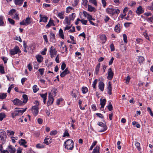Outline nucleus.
Listing matches in <instances>:
<instances>
[{
    "mask_svg": "<svg viewBox=\"0 0 153 153\" xmlns=\"http://www.w3.org/2000/svg\"><path fill=\"white\" fill-rule=\"evenodd\" d=\"M74 143L71 139H68L64 143L65 148L68 149L72 150L74 148Z\"/></svg>",
    "mask_w": 153,
    "mask_h": 153,
    "instance_id": "f257e3e1",
    "label": "nucleus"
},
{
    "mask_svg": "<svg viewBox=\"0 0 153 153\" xmlns=\"http://www.w3.org/2000/svg\"><path fill=\"white\" fill-rule=\"evenodd\" d=\"M106 11L108 13L112 15H114L115 14L118 15L120 12L119 10L114 9L112 7H111L110 6L109 7L106 9Z\"/></svg>",
    "mask_w": 153,
    "mask_h": 153,
    "instance_id": "f03ea898",
    "label": "nucleus"
},
{
    "mask_svg": "<svg viewBox=\"0 0 153 153\" xmlns=\"http://www.w3.org/2000/svg\"><path fill=\"white\" fill-rule=\"evenodd\" d=\"M7 137L5 131L3 130H0V140L2 144L5 143Z\"/></svg>",
    "mask_w": 153,
    "mask_h": 153,
    "instance_id": "7ed1b4c3",
    "label": "nucleus"
},
{
    "mask_svg": "<svg viewBox=\"0 0 153 153\" xmlns=\"http://www.w3.org/2000/svg\"><path fill=\"white\" fill-rule=\"evenodd\" d=\"M21 52V51L19 49V47L17 46H16L14 48L10 50V53L11 55H13Z\"/></svg>",
    "mask_w": 153,
    "mask_h": 153,
    "instance_id": "20e7f679",
    "label": "nucleus"
},
{
    "mask_svg": "<svg viewBox=\"0 0 153 153\" xmlns=\"http://www.w3.org/2000/svg\"><path fill=\"white\" fill-rule=\"evenodd\" d=\"M30 23V18L29 17H28L25 20H23L22 22H20V24L21 25L27 26L29 25Z\"/></svg>",
    "mask_w": 153,
    "mask_h": 153,
    "instance_id": "39448f33",
    "label": "nucleus"
},
{
    "mask_svg": "<svg viewBox=\"0 0 153 153\" xmlns=\"http://www.w3.org/2000/svg\"><path fill=\"white\" fill-rule=\"evenodd\" d=\"M12 102L13 104L16 105L20 106L24 105L22 102L17 98L15 99L14 100H12Z\"/></svg>",
    "mask_w": 153,
    "mask_h": 153,
    "instance_id": "423d86ee",
    "label": "nucleus"
},
{
    "mask_svg": "<svg viewBox=\"0 0 153 153\" xmlns=\"http://www.w3.org/2000/svg\"><path fill=\"white\" fill-rule=\"evenodd\" d=\"M114 75V73L112 71L111 68L108 69V76H107V78L109 80L112 79Z\"/></svg>",
    "mask_w": 153,
    "mask_h": 153,
    "instance_id": "0eeeda50",
    "label": "nucleus"
},
{
    "mask_svg": "<svg viewBox=\"0 0 153 153\" xmlns=\"http://www.w3.org/2000/svg\"><path fill=\"white\" fill-rule=\"evenodd\" d=\"M53 48V47L52 46L50 49L49 52L51 56V57L52 58L54 57L53 55H56L57 52L55 49Z\"/></svg>",
    "mask_w": 153,
    "mask_h": 153,
    "instance_id": "6e6552de",
    "label": "nucleus"
},
{
    "mask_svg": "<svg viewBox=\"0 0 153 153\" xmlns=\"http://www.w3.org/2000/svg\"><path fill=\"white\" fill-rule=\"evenodd\" d=\"M54 100V99L51 93L49 94L48 100V105L49 106L52 104Z\"/></svg>",
    "mask_w": 153,
    "mask_h": 153,
    "instance_id": "1a4fd4ad",
    "label": "nucleus"
},
{
    "mask_svg": "<svg viewBox=\"0 0 153 153\" xmlns=\"http://www.w3.org/2000/svg\"><path fill=\"white\" fill-rule=\"evenodd\" d=\"M7 149L10 153H15L16 152L15 148L11 145H9L7 148Z\"/></svg>",
    "mask_w": 153,
    "mask_h": 153,
    "instance_id": "9d476101",
    "label": "nucleus"
},
{
    "mask_svg": "<svg viewBox=\"0 0 153 153\" xmlns=\"http://www.w3.org/2000/svg\"><path fill=\"white\" fill-rule=\"evenodd\" d=\"M97 125L100 126H102L103 127V129L101 130L100 132H102L105 131L107 129V127L106 125L102 122H98L97 123Z\"/></svg>",
    "mask_w": 153,
    "mask_h": 153,
    "instance_id": "9b49d317",
    "label": "nucleus"
},
{
    "mask_svg": "<svg viewBox=\"0 0 153 153\" xmlns=\"http://www.w3.org/2000/svg\"><path fill=\"white\" fill-rule=\"evenodd\" d=\"M40 19L39 20L40 22H47L48 18L46 16H42V15L41 14L40 15Z\"/></svg>",
    "mask_w": 153,
    "mask_h": 153,
    "instance_id": "f8f14e48",
    "label": "nucleus"
},
{
    "mask_svg": "<svg viewBox=\"0 0 153 153\" xmlns=\"http://www.w3.org/2000/svg\"><path fill=\"white\" fill-rule=\"evenodd\" d=\"M69 73V71L68 70V68H67L60 74V76L61 77H64L65 75Z\"/></svg>",
    "mask_w": 153,
    "mask_h": 153,
    "instance_id": "ddd939ff",
    "label": "nucleus"
},
{
    "mask_svg": "<svg viewBox=\"0 0 153 153\" xmlns=\"http://www.w3.org/2000/svg\"><path fill=\"white\" fill-rule=\"evenodd\" d=\"M106 100V99H101L100 100V105H101L100 108H103L104 107L105 105V104Z\"/></svg>",
    "mask_w": 153,
    "mask_h": 153,
    "instance_id": "4468645a",
    "label": "nucleus"
},
{
    "mask_svg": "<svg viewBox=\"0 0 153 153\" xmlns=\"http://www.w3.org/2000/svg\"><path fill=\"white\" fill-rule=\"evenodd\" d=\"M36 57L38 62L39 63L41 62L43 60V57L42 56L40 55H36Z\"/></svg>",
    "mask_w": 153,
    "mask_h": 153,
    "instance_id": "2eb2a0df",
    "label": "nucleus"
},
{
    "mask_svg": "<svg viewBox=\"0 0 153 153\" xmlns=\"http://www.w3.org/2000/svg\"><path fill=\"white\" fill-rule=\"evenodd\" d=\"M98 87L100 90L101 91H103L104 90V84L103 82H100L99 84Z\"/></svg>",
    "mask_w": 153,
    "mask_h": 153,
    "instance_id": "dca6fc26",
    "label": "nucleus"
},
{
    "mask_svg": "<svg viewBox=\"0 0 153 153\" xmlns=\"http://www.w3.org/2000/svg\"><path fill=\"white\" fill-rule=\"evenodd\" d=\"M144 12V10L142 9V7L140 6L137 9L136 13L138 14H140L143 13Z\"/></svg>",
    "mask_w": 153,
    "mask_h": 153,
    "instance_id": "f3484780",
    "label": "nucleus"
},
{
    "mask_svg": "<svg viewBox=\"0 0 153 153\" xmlns=\"http://www.w3.org/2000/svg\"><path fill=\"white\" fill-rule=\"evenodd\" d=\"M47 94V93H46L45 94H40V95L41 97L43 99V102L45 104L46 103V100Z\"/></svg>",
    "mask_w": 153,
    "mask_h": 153,
    "instance_id": "a211bd4d",
    "label": "nucleus"
},
{
    "mask_svg": "<svg viewBox=\"0 0 153 153\" xmlns=\"http://www.w3.org/2000/svg\"><path fill=\"white\" fill-rule=\"evenodd\" d=\"M22 97L23 98V100L22 101L23 104L26 103L28 100L27 95L26 94H23L22 95Z\"/></svg>",
    "mask_w": 153,
    "mask_h": 153,
    "instance_id": "6ab92c4d",
    "label": "nucleus"
},
{
    "mask_svg": "<svg viewBox=\"0 0 153 153\" xmlns=\"http://www.w3.org/2000/svg\"><path fill=\"white\" fill-rule=\"evenodd\" d=\"M78 92L77 90H73L71 92V95L73 97L76 98L77 95L78 94Z\"/></svg>",
    "mask_w": 153,
    "mask_h": 153,
    "instance_id": "aec40b11",
    "label": "nucleus"
},
{
    "mask_svg": "<svg viewBox=\"0 0 153 153\" xmlns=\"http://www.w3.org/2000/svg\"><path fill=\"white\" fill-rule=\"evenodd\" d=\"M88 11L90 12H95L96 11V9L94 7H92L90 5H88Z\"/></svg>",
    "mask_w": 153,
    "mask_h": 153,
    "instance_id": "412c9836",
    "label": "nucleus"
},
{
    "mask_svg": "<svg viewBox=\"0 0 153 153\" xmlns=\"http://www.w3.org/2000/svg\"><path fill=\"white\" fill-rule=\"evenodd\" d=\"M24 0H15V3L16 5L20 6L22 4Z\"/></svg>",
    "mask_w": 153,
    "mask_h": 153,
    "instance_id": "4be33fe9",
    "label": "nucleus"
},
{
    "mask_svg": "<svg viewBox=\"0 0 153 153\" xmlns=\"http://www.w3.org/2000/svg\"><path fill=\"white\" fill-rule=\"evenodd\" d=\"M64 12H62L59 13L58 14L57 16L59 18L61 19H63L64 18Z\"/></svg>",
    "mask_w": 153,
    "mask_h": 153,
    "instance_id": "5701e85b",
    "label": "nucleus"
},
{
    "mask_svg": "<svg viewBox=\"0 0 153 153\" xmlns=\"http://www.w3.org/2000/svg\"><path fill=\"white\" fill-rule=\"evenodd\" d=\"M120 25L119 24H118L116 25L115 27L114 30L118 33L120 32Z\"/></svg>",
    "mask_w": 153,
    "mask_h": 153,
    "instance_id": "b1692460",
    "label": "nucleus"
},
{
    "mask_svg": "<svg viewBox=\"0 0 153 153\" xmlns=\"http://www.w3.org/2000/svg\"><path fill=\"white\" fill-rule=\"evenodd\" d=\"M19 143L21 145L23 146L24 144H26L27 143V142L25 140L21 139L19 140Z\"/></svg>",
    "mask_w": 153,
    "mask_h": 153,
    "instance_id": "393cba45",
    "label": "nucleus"
},
{
    "mask_svg": "<svg viewBox=\"0 0 153 153\" xmlns=\"http://www.w3.org/2000/svg\"><path fill=\"white\" fill-rule=\"evenodd\" d=\"M63 31L62 29H60L59 31V36L63 39H64V35L63 33Z\"/></svg>",
    "mask_w": 153,
    "mask_h": 153,
    "instance_id": "a878e982",
    "label": "nucleus"
},
{
    "mask_svg": "<svg viewBox=\"0 0 153 153\" xmlns=\"http://www.w3.org/2000/svg\"><path fill=\"white\" fill-rule=\"evenodd\" d=\"M100 63H99L96 66L95 73L96 74V75H97L98 74V72L99 70V69L100 68Z\"/></svg>",
    "mask_w": 153,
    "mask_h": 153,
    "instance_id": "bb28decb",
    "label": "nucleus"
},
{
    "mask_svg": "<svg viewBox=\"0 0 153 153\" xmlns=\"http://www.w3.org/2000/svg\"><path fill=\"white\" fill-rule=\"evenodd\" d=\"M99 147L97 146L94 149L92 153H99Z\"/></svg>",
    "mask_w": 153,
    "mask_h": 153,
    "instance_id": "cd10ccee",
    "label": "nucleus"
},
{
    "mask_svg": "<svg viewBox=\"0 0 153 153\" xmlns=\"http://www.w3.org/2000/svg\"><path fill=\"white\" fill-rule=\"evenodd\" d=\"M144 58L143 57L141 56H139L138 57L137 61L139 62L140 63H142L143 61L144 60Z\"/></svg>",
    "mask_w": 153,
    "mask_h": 153,
    "instance_id": "c85d7f7f",
    "label": "nucleus"
},
{
    "mask_svg": "<svg viewBox=\"0 0 153 153\" xmlns=\"http://www.w3.org/2000/svg\"><path fill=\"white\" fill-rule=\"evenodd\" d=\"M27 109V108H25V109L22 108V109H23L22 110H17L19 115H22L23 114V113L26 111V110Z\"/></svg>",
    "mask_w": 153,
    "mask_h": 153,
    "instance_id": "c756f323",
    "label": "nucleus"
},
{
    "mask_svg": "<svg viewBox=\"0 0 153 153\" xmlns=\"http://www.w3.org/2000/svg\"><path fill=\"white\" fill-rule=\"evenodd\" d=\"M50 39L51 41H53L54 40H55V34L51 32L50 33Z\"/></svg>",
    "mask_w": 153,
    "mask_h": 153,
    "instance_id": "7c9ffc66",
    "label": "nucleus"
},
{
    "mask_svg": "<svg viewBox=\"0 0 153 153\" xmlns=\"http://www.w3.org/2000/svg\"><path fill=\"white\" fill-rule=\"evenodd\" d=\"M71 21L70 19H69L68 18V17H65L64 21L66 22V24H67L68 25H70L71 24Z\"/></svg>",
    "mask_w": 153,
    "mask_h": 153,
    "instance_id": "2f4dec72",
    "label": "nucleus"
},
{
    "mask_svg": "<svg viewBox=\"0 0 153 153\" xmlns=\"http://www.w3.org/2000/svg\"><path fill=\"white\" fill-rule=\"evenodd\" d=\"M37 87L36 85H34L33 87V91L35 93L36 92L39 90V88H37Z\"/></svg>",
    "mask_w": 153,
    "mask_h": 153,
    "instance_id": "473e14b6",
    "label": "nucleus"
},
{
    "mask_svg": "<svg viewBox=\"0 0 153 153\" xmlns=\"http://www.w3.org/2000/svg\"><path fill=\"white\" fill-rule=\"evenodd\" d=\"M6 93H0V99H3L6 98L7 96Z\"/></svg>",
    "mask_w": 153,
    "mask_h": 153,
    "instance_id": "72a5a7b5",
    "label": "nucleus"
},
{
    "mask_svg": "<svg viewBox=\"0 0 153 153\" xmlns=\"http://www.w3.org/2000/svg\"><path fill=\"white\" fill-rule=\"evenodd\" d=\"M6 115L4 113H0V121H2L3 118L5 117Z\"/></svg>",
    "mask_w": 153,
    "mask_h": 153,
    "instance_id": "f704fd0d",
    "label": "nucleus"
},
{
    "mask_svg": "<svg viewBox=\"0 0 153 153\" xmlns=\"http://www.w3.org/2000/svg\"><path fill=\"white\" fill-rule=\"evenodd\" d=\"M66 136H69V134L68 132V131L67 129H65L63 137H65Z\"/></svg>",
    "mask_w": 153,
    "mask_h": 153,
    "instance_id": "c9c22d12",
    "label": "nucleus"
},
{
    "mask_svg": "<svg viewBox=\"0 0 153 153\" xmlns=\"http://www.w3.org/2000/svg\"><path fill=\"white\" fill-rule=\"evenodd\" d=\"M75 14L74 13H72L71 15H70L69 16V19L71 20H74L75 17Z\"/></svg>",
    "mask_w": 153,
    "mask_h": 153,
    "instance_id": "e433bc0d",
    "label": "nucleus"
},
{
    "mask_svg": "<svg viewBox=\"0 0 153 153\" xmlns=\"http://www.w3.org/2000/svg\"><path fill=\"white\" fill-rule=\"evenodd\" d=\"M107 107L109 111H111L113 110L112 105L111 102L109 103V105Z\"/></svg>",
    "mask_w": 153,
    "mask_h": 153,
    "instance_id": "4c0bfd02",
    "label": "nucleus"
},
{
    "mask_svg": "<svg viewBox=\"0 0 153 153\" xmlns=\"http://www.w3.org/2000/svg\"><path fill=\"white\" fill-rule=\"evenodd\" d=\"M88 91V89L87 87H83L82 88V91L83 93L85 94Z\"/></svg>",
    "mask_w": 153,
    "mask_h": 153,
    "instance_id": "58836bf2",
    "label": "nucleus"
},
{
    "mask_svg": "<svg viewBox=\"0 0 153 153\" xmlns=\"http://www.w3.org/2000/svg\"><path fill=\"white\" fill-rule=\"evenodd\" d=\"M0 72L2 74L4 73V67L1 65H0Z\"/></svg>",
    "mask_w": 153,
    "mask_h": 153,
    "instance_id": "ea45409f",
    "label": "nucleus"
},
{
    "mask_svg": "<svg viewBox=\"0 0 153 153\" xmlns=\"http://www.w3.org/2000/svg\"><path fill=\"white\" fill-rule=\"evenodd\" d=\"M130 79V77L129 76H128L127 77H125V82L126 84H128L129 82Z\"/></svg>",
    "mask_w": 153,
    "mask_h": 153,
    "instance_id": "a19ab883",
    "label": "nucleus"
},
{
    "mask_svg": "<svg viewBox=\"0 0 153 153\" xmlns=\"http://www.w3.org/2000/svg\"><path fill=\"white\" fill-rule=\"evenodd\" d=\"M18 115H19L17 110H16L14 112L12 113V117L13 118Z\"/></svg>",
    "mask_w": 153,
    "mask_h": 153,
    "instance_id": "79ce46f5",
    "label": "nucleus"
},
{
    "mask_svg": "<svg viewBox=\"0 0 153 153\" xmlns=\"http://www.w3.org/2000/svg\"><path fill=\"white\" fill-rule=\"evenodd\" d=\"M135 146H136L137 149L138 151H140V150L141 148L140 147V144L139 143H136L135 144Z\"/></svg>",
    "mask_w": 153,
    "mask_h": 153,
    "instance_id": "37998d69",
    "label": "nucleus"
},
{
    "mask_svg": "<svg viewBox=\"0 0 153 153\" xmlns=\"http://www.w3.org/2000/svg\"><path fill=\"white\" fill-rule=\"evenodd\" d=\"M3 20V16H0V26L3 25L4 24V22Z\"/></svg>",
    "mask_w": 153,
    "mask_h": 153,
    "instance_id": "c03bdc74",
    "label": "nucleus"
},
{
    "mask_svg": "<svg viewBox=\"0 0 153 153\" xmlns=\"http://www.w3.org/2000/svg\"><path fill=\"white\" fill-rule=\"evenodd\" d=\"M8 21L12 25H14L15 24V21L13 19L8 18Z\"/></svg>",
    "mask_w": 153,
    "mask_h": 153,
    "instance_id": "a18cd8bd",
    "label": "nucleus"
},
{
    "mask_svg": "<svg viewBox=\"0 0 153 153\" xmlns=\"http://www.w3.org/2000/svg\"><path fill=\"white\" fill-rule=\"evenodd\" d=\"M14 87V85L12 84L8 88V90L7 91V92L8 93H10V91L12 88H13Z\"/></svg>",
    "mask_w": 153,
    "mask_h": 153,
    "instance_id": "49530a36",
    "label": "nucleus"
},
{
    "mask_svg": "<svg viewBox=\"0 0 153 153\" xmlns=\"http://www.w3.org/2000/svg\"><path fill=\"white\" fill-rule=\"evenodd\" d=\"M16 12V10L14 9H12L10 10L9 12V14L10 15H12L13 14Z\"/></svg>",
    "mask_w": 153,
    "mask_h": 153,
    "instance_id": "de8ad7c7",
    "label": "nucleus"
},
{
    "mask_svg": "<svg viewBox=\"0 0 153 153\" xmlns=\"http://www.w3.org/2000/svg\"><path fill=\"white\" fill-rule=\"evenodd\" d=\"M97 79H95L93 82L92 86L93 88H96V86L97 82Z\"/></svg>",
    "mask_w": 153,
    "mask_h": 153,
    "instance_id": "09e8293b",
    "label": "nucleus"
},
{
    "mask_svg": "<svg viewBox=\"0 0 153 153\" xmlns=\"http://www.w3.org/2000/svg\"><path fill=\"white\" fill-rule=\"evenodd\" d=\"M73 9V7H68L67 8L66 12L67 13H68L71 10Z\"/></svg>",
    "mask_w": 153,
    "mask_h": 153,
    "instance_id": "8fccbe9b",
    "label": "nucleus"
},
{
    "mask_svg": "<svg viewBox=\"0 0 153 153\" xmlns=\"http://www.w3.org/2000/svg\"><path fill=\"white\" fill-rule=\"evenodd\" d=\"M123 37L124 42L126 43H127V40L126 35V34H124L123 35Z\"/></svg>",
    "mask_w": 153,
    "mask_h": 153,
    "instance_id": "3c124183",
    "label": "nucleus"
},
{
    "mask_svg": "<svg viewBox=\"0 0 153 153\" xmlns=\"http://www.w3.org/2000/svg\"><path fill=\"white\" fill-rule=\"evenodd\" d=\"M97 143L96 141H94V142L92 143V145L90 148V150H92L93 147L96 145Z\"/></svg>",
    "mask_w": 153,
    "mask_h": 153,
    "instance_id": "603ef678",
    "label": "nucleus"
},
{
    "mask_svg": "<svg viewBox=\"0 0 153 153\" xmlns=\"http://www.w3.org/2000/svg\"><path fill=\"white\" fill-rule=\"evenodd\" d=\"M38 71L40 72V74L41 75H42L44 72V69L43 68H40L39 69Z\"/></svg>",
    "mask_w": 153,
    "mask_h": 153,
    "instance_id": "864d4df0",
    "label": "nucleus"
},
{
    "mask_svg": "<svg viewBox=\"0 0 153 153\" xmlns=\"http://www.w3.org/2000/svg\"><path fill=\"white\" fill-rule=\"evenodd\" d=\"M48 22L50 24L51 26H55V25L54 23V21L53 20H51V19H50V21Z\"/></svg>",
    "mask_w": 153,
    "mask_h": 153,
    "instance_id": "5fc2aeb1",
    "label": "nucleus"
},
{
    "mask_svg": "<svg viewBox=\"0 0 153 153\" xmlns=\"http://www.w3.org/2000/svg\"><path fill=\"white\" fill-rule=\"evenodd\" d=\"M66 66V65L65 62H63L61 65V68L62 70H64Z\"/></svg>",
    "mask_w": 153,
    "mask_h": 153,
    "instance_id": "6e6d98bb",
    "label": "nucleus"
},
{
    "mask_svg": "<svg viewBox=\"0 0 153 153\" xmlns=\"http://www.w3.org/2000/svg\"><path fill=\"white\" fill-rule=\"evenodd\" d=\"M57 131H51L50 133V135H55L57 134Z\"/></svg>",
    "mask_w": 153,
    "mask_h": 153,
    "instance_id": "4d7b16f0",
    "label": "nucleus"
},
{
    "mask_svg": "<svg viewBox=\"0 0 153 153\" xmlns=\"http://www.w3.org/2000/svg\"><path fill=\"white\" fill-rule=\"evenodd\" d=\"M49 138H45V139L44 140V143H45V144L47 145H48L50 143V141H48V140H49Z\"/></svg>",
    "mask_w": 153,
    "mask_h": 153,
    "instance_id": "13d9d810",
    "label": "nucleus"
},
{
    "mask_svg": "<svg viewBox=\"0 0 153 153\" xmlns=\"http://www.w3.org/2000/svg\"><path fill=\"white\" fill-rule=\"evenodd\" d=\"M89 1L91 3L94 4L95 6H97V3L96 0H90Z\"/></svg>",
    "mask_w": 153,
    "mask_h": 153,
    "instance_id": "bf43d9fd",
    "label": "nucleus"
},
{
    "mask_svg": "<svg viewBox=\"0 0 153 153\" xmlns=\"http://www.w3.org/2000/svg\"><path fill=\"white\" fill-rule=\"evenodd\" d=\"M62 48L63 49V50L62 51H64L66 52H67L68 48L65 45L64 47H62Z\"/></svg>",
    "mask_w": 153,
    "mask_h": 153,
    "instance_id": "052dcab7",
    "label": "nucleus"
},
{
    "mask_svg": "<svg viewBox=\"0 0 153 153\" xmlns=\"http://www.w3.org/2000/svg\"><path fill=\"white\" fill-rule=\"evenodd\" d=\"M32 111L33 112V114L35 116H36L37 115L39 112L38 110H33V111Z\"/></svg>",
    "mask_w": 153,
    "mask_h": 153,
    "instance_id": "680f3d73",
    "label": "nucleus"
},
{
    "mask_svg": "<svg viewBox=\"0 0 153 153\" xmlns=\"http://www.w3.org/2000/svg\"><path fill=\"white\" fill-rule=\"evenodd\" d=\"M96 114L97 116H98L100 118H104V117L102 116V114L100 113H97Z\"/></svg>",
    "mask_w": 153,
    "mask_h": 153,
    "instance_id": "e2e57ef3",
    "label": "nucleus"
},
{
    "mask_svg": "<svg viewBox=\"0 0 153 153\" xmlns=\"http://www.w3.org/2000/svg\"><path fill=\"white\" fill-rule=\"evenodd\" d=\"M39 110V107L37 106H33L32 108V111L33 110Z\"/></svg>",
    "mask_w": 153,
    "mask_h": 153,
    "instance_id": "0e129e2a",
    "label": "nucleus"
},
{
    "mask_svg": "<svg viewBox=\"0 0 153 153\" xmlns=\"http://www.w3.org/2000/svg\"><path fill=\"white\" fill-rule=\"evenodd\" d=\"M110 48L111 49V51H114V44L112 43L110 45Z\"/></svg>",
    "mask_w": 153,
    "mask_h": 153,
    "instance_id": "69168bd1",
    "label": "nucleus"
},
{
    "mask_svg": "<svg viewBox=\"0 0 153 153\" xmlns=\"http://www.w3.org/2000/svg\"><path fill=\"white\" fill-rule=\"evenodd\" d=\"M47 50V49L46 48H45L44 49V51H42L41 53V54H42V55H45L46 53V52Z\"/></svg>",
    "mask_w": 153,
    "mask_h": 153,
    "instance_id": "338daca9",
    "label": "nucleus"
},
{
    "mask_svg": "<svg viewBox=\"0 0 153 153\" xmlns=\"http://www.w3.org/2000/svg\"><path fill=\"white\" fill-rule=\"evenodd\" d=\"M82 4L84 6H85L87 5V4L88 2L87 0H82Z\"/></svg>",
    "mask_w": 153,
    "mask_h": 153,
    "instance_id": "774afa93",
    "label": "nucleus"
}]
</instances>
